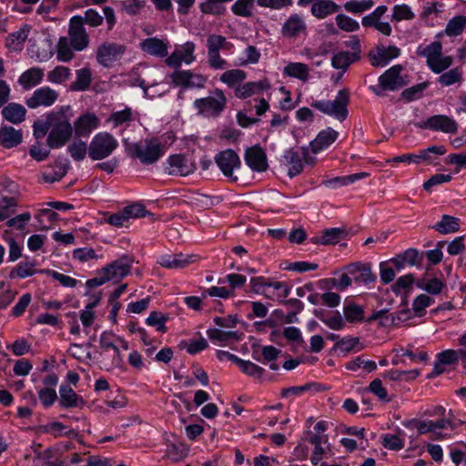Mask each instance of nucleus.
I'll list each match as a JSON object with an SVG mask.
<instances>
[{"label":"nucleus","mask_w":466,"mask_h":466,"mask_svg":"<svg viewBox=\"0 0 466 466\" xmlns=\"http://www.w3.org/2000/svg\"><path fill=\"white\" fill-rule=\"evenodd\" d=\"M388 11L386 5L377 6L370 14L365 15L361 19V25L365 28H374L384 35H390L392 32L391 25L388 22L380 21L381 17Z\"/></svg>","instance_id":"nucleus-18"},{"label":"nucleus","mask_w":466,"mask_h":466,"mask_svg":"<svg viewBox=\"0 0 466 466\" xmlns=\"http://www.w3.org/2000/svg\"><path fill=\"white\" fill-rule=\"evenodd\" d=\"M67 167L62 163H56L54 166L47 167L42 172V178L46 183H54L61 180L66 174Z\"/></svg>","instance_id":"nucleus-45"},{"label":"nucleus","mask_w":466,"mask_h":466,"mask_svg":"<svg viewBox=\"0 0 466 466\" xmlns=\"http://www.w3.org/2000/svg\"><path fill=\"white\" fill-rule=\"evenodd\" d=\"M72 107L68 105L61 106L56 110L47 113L45 118L34 122L33 132L36 139L43 138L47 132V146L50 148H60L64 147L72 137L73 127Z\"/></svg>","instance_id":"nucleus-1"},{"label":"nucleus","mask_w":466,"mask_h":466,"mask_svg":"<svg viewBox=\"0 0 466 466\" xmlns=\"http://www.w3.org/2000/svg\"><path fill=\"white\" fill-rule=\"evenodd\" d=\"M442 46L440 42L435 41L426 46H419L416 54L419 56L427 58V66L435 74L442 73L452 64L451 56H442Z\"/></svg>","instance_id":"nucleus-4"},{"label":"nucleus","mask_w":466,"mask_h":466,"mask_svg":"<svg viewBox=\"0 0 466 466\" xmlns=\"http://www.w3.org/2000/svg\"><path fill=\"white\" fill-rule=\"evenodd\" d=\"M349 104L350 91L341 89L338 92L334 100H316L310 106L321 113L331 116L342 122L349 115Z\"/></svg>","instance_id":"nucleus-2"},{"label":"nucleus","mask_w":466,"mask_h":466,"mask_svg":"<svg viewBox=\"0 0 466 466\" xmlns=\"http://www.w3.org/2000/svg\"><path fill=\"white\" fill-rule=\"evenodd\" d=\"M416 127L445 134H455L459 127L457 121L446 115H434L417 123Z\"/></svg>","instance_id":"nucleus-9"},{"label":"nucleus","mask_w":466,"mask_h":466,"mask_svg":"<svg viewBox=\"0 0 466 466\" xmlns=\"http://www.w3.org/2000/svg\"><path fill=\"white\" fill-rule=\"evenodd\" d=\"M59 94L50 86H41L35 89L30 96L25 98V105L32 109L38 107H48L53 106L58 99Z\"/></svg>","instance_id":"nucleus-16"},{"label":"nucleus","mask_w":466,"mask_h":466,"mask_svg":"<svg viewBox=\"0 0 466 466\" xmlns=\"http://www.w3.org/2000/svg\"><path fill=\"white\" fill-rule=\"evenodd\" d=\"M116 138L108 132L96 134L88 145V157L94 160H102L108 157L117 148Z\"/></svg>","instance_id":"nucleus-5"},{"label":"nucleus","mask_w":466,"mask_h":466,"mask_svg":"<svg viewBox=\"0 0 466 466\" xmlns=\"http://www.w3.org/2000/svg\"><path fill=\"white\" fill-rule=\"evenodd\" d=\"M414 17V13L411 11L410 7L405 4L396 5L392 9V21L412 20Z\"/></svg>","instance_id":"nucleus-64"},{"label":"nucleus","mask_w":466,"mask_h":466,"mask_svg":"<svg viewBox=\"0 0 466 466\" xmlns=\"http://www.w3.org/2000/svg\"><path fill=\"white\" fill-rule=\"evenodd\" d=\"M344 270L351 276L352 282L357 285H369L375 282L376 275L372 272L371 267L368 263L354 262L347 265Z\"/></svg>","instance_id":"nucleus-20"},{"label":"nucleus","mask_w":466,"mask_h":466,"mask_svg":"<svg viewBox=\"0 0 466 466\" xmlns=\"http://www.w3.org/2000/svg\"><path fill=\"white\" fill-rule=\"evenodd\" d=\"M141 49L154 56L165 57L167 56V46L162 40L150 37L140 44Z\"/></svg>","instance_id":"nucleus-36"},{"label":"nucleus","mask_w":466,"mask_h":466,"mask_svg":"<svg viewBox=\"0 0 466 466\" xmlns=\"http://www.w3.org/2000/svg\"><path fill=\"white\" fill-rule=\"evenodd\" d=\"M68 40L76 51H83L89 45V35L82 25L81 15H74L69 20Z\"/></svg>","instance_id":"nucleus-11"},{"label":"nucleus","mask_w":466,"mask_h":466,"mask_svg":"<svg viewBox=\"0 0 466 466\" xmlns=\"http://www.w3.org/2000/svg\"><path fill=\"white\" fill-rule=\"evenodd\" d=\"M247 77L245 71L241 69H230L225 71L219 77V80L228 87L240 86L241 82Z\"/></svg>","instance_id":"nucleus-48"},{"label":"nucleus","mask_w":466,"mask_h":466,"mask_svg":"<svg viewBox=\"0 0 466 466\" xmlns=\"http://www.w3.org/2000/svg\"><path fill=\"white\" fill-rule=\"evenodd\" d=\"M215 161L225 177L234 182L238 180V177L233 175V171L240 167L241 161L234 150L227 149L219 152L216 155Z\"/></svg>","instance_id":"nucleus-17"},{"label":"nucleus","mask_w":466,"mask_h":466,"mask_svg":"<svg viewBox=\"0 0 466 466\" xmlns=\"http://www.w3.org/2000/svg\"><path fill=\"white\" fill-rule=\"evenodd\" d=\"M343 314L348 322H360L364 319V309L362 306L354 302H345L343 306Z\"/></svg>","instance_id":"nucleus-47"},{"label":"nucleus","mask_w":466,"mask_h":466,"mask_svg":"<svg viewBox=\"0 0 466 466\" xmlns=\"http://www.w3.org/2000/svg\"><path fill=\"white\" fill-rule=\"evenodd\" d=\"M59 404L65 409L81 408L85 400L69 385L63 384L59 389Z\"/></svg>","instance_id":"nucleus-28"},{"label":"nucleus","mask_w":466,"mask_h":466,"mask_svg":"<svg viewBox=\"0 0 466 466\" xmlns=\"http://www.w3.org/2000/svg\"><path fill=\"white\" fill-rule=\"evenodd\" d=\"M17 200L15 198L3 197L0 199V221L8 218L15 212Z\"/></svg>","instance_id":"nucleus-60"},{"label":"nucleus","mask_w":466,"mask_h":466,"mask_svg":"<svg viewBox=\"0 0 466 466\" xmlns=\"http://www.w3.org/2000/svg\"><path fill=\"white\" fill-rule=\"evenodd\" d=\"M169 77L176 86L184 88H203L208 81L204 75L190 70H176Z\"/></svg>","instance_id":"nucleus-15"},{"label":"nucleus","mask_w":466,"mask_h":466,"mask_svg":"<svg viewBox=\"0 0 466 466\" xmlns=\"http://www.w3.org/2000/svg\"><path fill=\"white\" fill-rule=\"evenodd\" d=\"M44 76V69L40 67H31L20 75L17 82L23 89L30 90L41 84Z\"/></svg>","instance_id":"nucleus-30"},{"label":"nucleus","mask_w":466,"mask_h":466,"mask_svg":"<svg viewBox=\"0 0 466 466\" xmlns=\"http://www.w3.org/2000/svg\"><path fill=\"white\" fill-rule=\"evenodd\" d=\"M367 177H368V174L365 173V172L355 173V174H350V175L343 176V177H336L334 178L326 180L324 182V184L328 187L337 188V187H343V186H348L350 184H353L357 180L365 178Z\"/></svg>","instance_id":"nucleus-46"},{"label":"nucleus","mask_w":466,"mask_h":466,"mask_svg":"<svg viewBox=\"0 0 466 466\" xmlns=\"http://www.w3.org/2000/svg\"><path fill=\"white\" fill-rule=\"evenodd\" d=\"M283 75L301 81H307L309 75L308 65L299 62L289 63L283 69Z\"/></svg>","instance_id":"nucleus-41"},{"label":"nucleus","mask_w":466,"mask_h":466,"mask_svg":"<svg viewBox=\"0 0 466 466\" xmlns=\"http://www.w3.org/2000/svg\"><path fill=\"white\" fill-rule=\"evenodd\" d=\"M238 366L243 373L255 379H260L265 372V370L260 366L242 359L239 360Z\"/></svg>","instance_id":"nucleus-58"},{"label":"nucleus","mask_w":466,"mask_h":466,"mask_svg":"<svg viewBox=\"0 0 466 466\" xmlns=\"http://www.w3.org/2000/svg\"><path fill=\"white\" fill-rule=\"evenodd\" d=\"M17 292L5 281L0 280V309H6L15 299Z\"/></svg>","instance_id":"nucleus-57"},{"label":"nucleus","mask_w":466,"mask_h":466,"mask_svg":"<svg viewBox=\"0 0 466 466\" xmlns=\"http://www.w3.org/2000/svg\"><path fill=\"white\" fill-rule=\"evenodd\" d=\"M35 263L29 261H21L17 266L11 271V277L15 275L20 279H25L31 277L36 273Z\"/></svg>","instance_id":"nucleus-59"},{"label":"nucleus","mask_w":466,"mask_h":466,"mask_svg":"<svg viewBox=\"0 0 466 466\" xmlns=\"http://www.w3.org/2000/svg\"><path fill=\"white\" fill-rule=\"evenodd\" d=\"M165 146L157 138L141 140L130 146L129 154L145 165L157 162L165 153Z\"/></svg>","instance_id":"nucleus-3"},{"label":"nucleus","mask_w":466,"mask_h":466,"mask_svg":"<svg viewBox=\"0 0 466 466\" xmlns=\"http://www.w3.org/2000/svg\"><path fill=\"white\" fill-rule=\"evenodd\" d=\"M194 106L199 114L208 117H216L225 110L227 97L222 89L215 88L210 96L196 99Z\"/></svg>","instance_id":"nucleus-6"},{"label":"nucleus","mask_w":466,"mask_h":466,"mask_svg":"<svg viewBox=\"0 0 466 466\" xmlns=\"http://www.w3.org/2000/svg\"><path fill=\"white\" fill-rule=\"evenodd\" d=\"M270 88L269 82L267 79L247 82L244 85L236 86L235 96L240 99H246L255 94L261 93Z\"/></svg>","instance_id":"nucleus-29"},{"label":"nucleus","mask_w":466,"mask_h":466,"mask_svg":"<svg viewBox=\"0 0 466 466\" xmlns=\"http://www.w3.org/2000/svg\"><path fill=\"white\" fill-rule=\"evenodd\" d=\"M373 5V0H350L343 5V8L349 13L358 15L371 9Z\"/></svg>","instance_id":"nucleus-51"},{"label":"nucleus","mask_w":466,"mask_h":466,"mask_svg":"<svg viewBox=\"0 0 466 466\" xmlns=\"http://www.w3.org/2000/svg\"><path fill=\"white\" fill-rule=\"evenodd\" d=\"M308 441L314 446L310 461L313 465H318L326 452L323 445L328 443V437L326 435L312 434Z\"/></svg>","instance_id":"nucleus-38"},{"label":"nucleus","mask_w":466,"mask_h":466,"mask_svg":"<svg viewBox=\"0 0 466 466\" xmlns=\"http://www.w3.org/2000/svg\"><path fill=\"white\" fill-rule=\"evenodd\" d=\"M307 24L304 17L299 14L290 15L282 24L280 33L283 37L294 39L306 34Z\"/></svg>","instance_id":"nucleus-23"},{"label":"nucleus","mask_w":466,"mask_h":466,"mask_svg":"<svg viewBox=\"0 0 466 466\" xmlns=\"http://www.w3.org/2000/svg\"><path fill=\"white\" fill-rule=\"evenodd\" d=\"M339 10L340 6L333 0H317L310 8V13L317 19H325Z\"/></svg>","instance_id":"nucleus-33"},{"label":"nucleus","mask_w":466,"mask_h":466,"mask_svg":"<svg viewBox=\"0 0 466 466\" xmlns=\"http://www.w3.org/2000/svg\"><path fill=\"white\" fill-rule=\"evenodd\" d=\"M198 257L194 254H164L157 258V263L168 269H179L195 263Z\"/></svg>","instance_id":"nucleus-22"},{"label":"nucleus","mask_w":466,"mask_h":466,"mask_svg":"<svg viewBox=\"0 0 466 466\" xmlns=\"http://www.w3.org/2000/svg\"><path fill=\"white\" fill-rule=\"evenodd\" d=\"M446 153V148L443 146H431L428 148L421 149L418 152V154H402L400 156L394 157L392 159L388 162L394 163H427L431 164L434 161L432 155L441 156Z\"/></svg>","instance_id":"nucleus-10"},{"label":"nucleus","mask_w":466,"mask_h":466,"mask_svg":"<svg viewBox=\"0 0 466 466\" xmlns=\"http://www.w3.org/2000/svg\"><path fill=\"white\" fill-rule=\"evenodd\" d=\"M466 26V16L456 15L447 24L445 33L449 36H457L461 35Z\"/></svg>","instance_id":"nucleus-55"},{"label":"nucleus","mask_w":466,"mask_h":466,"mask_svg":"<svg viewBox=\"0 0 466 466\" xmlns=\"http://www.w3.org/2000/svg\"><path fill=\"white\" fill-rule=\"evenodd\" d=\"M284 159L289 167L288 174L290 177H296L303 171V164L300 155L293 148H289L285 151Z\"/></svg>","instance_id":"nucleus-39"},{"label":"nucleus","mask_w":466,"mask_h":466,"mask_svg":"<svg viewBox=\"0 0 466 466\" xmlns=\"http://www.w3.org/2000/svg\"><path fill=\"white\" fill-rule=\"evenodd\" d=\"M228 43L225 36L210 35L207 38L208 64L214 70H224L228 67V62L220 56L221 49H227Z\"/></svg>","instance_id":"nucleus-7"},{"label":"nucleus","mask_w":466,"mask_h":466,"mask_svg":"<svg viewBox=\"0 0 466 466\" xmlns=\"http://www.w3.org/2000/svg\"><path fill=\"white\" fill-rule=\"evenodd\" d=\"M126 50L127 46L123 44L105 41L96 49V62L104 67H111L123 57Z\"/></svg>","instance_id":"nucleus-8"},{"label":"nucleus","mask_w":466,"mask_h":466,"mask_svg":"<svg viewBox=\"0 0 466 466\" xmlns=\"http://www.w3.org/2000/svg\"><path fill=\"white\" fill-rule=\"evenodd\" d=\"M359 60L356 55H351L349 51H340L333 55L331 66L336 69H341L345 72L350 65Z\"/></svg>","instance_id":"nucleus-44"},{"label":"nucleus","mask_w":466,"mask_h":466,"mask_svg":"<svg viewBox=\"0 0 466 466\" xmlns=\"http://www.w3.org/2000/svg\"><path fill=\"white\" fill-rule=\"evenodd\" d=\"M333 350L346 355L350 352H358L361 350L362 346H360V339L358 337L347 336L338 340L335 343Z\"/></svg>","instance_id":"nucleus-42"},{"label":"nucleus","mask_w":466,"mask_h":466,"mask_svg":"<svg viewBox=\"0 0 466 466\" xmlns=\"http://www.w3.org/2000/svg\"><path fill=\"white\" fill-rule=\"evenodd\" d=\"M26 109L18 103H9L2 109V115L5 120L13 124H20L25 118Z\"/></svg>","instance_id":"nucleus-35"},{"label":"nucleus","mask_w":466,"mask_h":466,"mask_svg":"<svg viewBox=\"0 0 466 466\" xmlns=\"http://www.w3.org/2000/svg\"><path fill=\"white\" fill-rule=\"evenodd\" d=\"M30 27L25 25L9 34L5 39V47L11 52H20L24 48V44L28 37Z\"/></svg>","instance_id":"nucleus-32"},{"label":"nucleus","mask_w":466,"mask_h":466,"mask_svg":"<svg viewBox=\"0 0 466 466\" xmlns=\"http://www.w3.org/2000/svg\"><path fill=\"white\" fill-rule=\"evenodd\" d=\"M271 279L265 277H254L249 280L251 290L256 294H260L266 298H272L270 294L267 292V289H269Z\"/></svg>","instance_id":"nucleus-56"},{"label":"nucleus","mask_w":466,"mask_h":466,"mask_svg":"<svg viewBox=\"0 0 466 466\" xmlns=\"http://www.w3.org/2000/svg\"><path fill=\"white\" fill-rule=\"evenodd\" d=\"M245 162L253 170L263 172L268 169V159L264 149L258 146L248 147L245 151Z\"/></svg>","instance_id":"nucleus-24"},{"label":"nucleus","mask_w":466,"mask_h":466,"mask_svg":"<svg viewBox=\"0 0 466 466\" xmlns=\"http://www.w3.org/2000/svg\"><path fill=\"white\" fill-rule=\"evenodd\" d=\"M208 335L212 341H218L220 343H227L230 340L238 341L241 337L238 331H223L218 329H208Z\"/></svg>","instance_id":"nucleus-52"},{"label":"nucleus","mask_w":466,"mask_h":466,"mask_svg":"<svg viewBox=\"0 0 466 466\" xmlns=\"http://www.w3.org/2000/svg\"><path fill=\"white\" fill-rule=\"evenodd\" d=\"M344 230L338 228H331L326 229L322 236L315 237L312 238L313 243H320L323 245H329L338 243L343 237Z\"/></svg>","instance_id":"nucleus-50"},{"label":"nucleus","mask_w":466,"mask_h":466,"mask_svg":"<svg viewBox=\"0 0 466 466\" xmlns=\"http://www.w3.org/2000/svg\"><path fill=\"white\" fill-rule=\"evenodd\" d=\"M188 451L189 449L185 443H171L167 445L165 455L172 461L178 462L187 456Z\"/></svg>","instance_id":"nucleus-49"},{"label":"nucleus","mask_w":466,"mask_h":466,"mask_svg":"<svg viewBox=\"0 0 466 466\" xmlns=\"http://www.w3.org/2000/svg\"><path fill=\"white\" fill-rule=\"evenodd\" d=\"M403 66L394 65L379 76V83L388 91H397L409 84L407 75H402Z\"/></svg>","instance_id":"nucleus-12"},{"label":"nucleus","mask_w":466,"mask_h":466,"mask_svg":"<svg viewBox=\"0 0 466 466\" xmlns=\"http://www.w3.org/2000/svg\"><path fill=\"white\" fill-rule=\"evenodd\" d=\"M104 16H102L96 10L89 8L84 12L81 15L82 25H87L91 27H97L103 24L104 19L106 20L107 30L111 31L116 23V17L115 11L110 6H105L103 8Z\"/></svg>","instance_id":"nucleus-14"},{"label":"nucleus","mask_w":466,"mask_h":466,"mask_svg":"<svg viewBox=\"0 0 466 466\" xmlns=\"http://www.w3.org/2000/svg\"><path fill=\"white\" fill-rule=\"evenodd\" d=\"M339 137V133L331 127L319 132L314 140L309 143V148L313 154H317L333 144Z\"/></svg>","instance_id":"nucleus-27"},{"label":"nucleus","mask_w":466,"mask_h":466,"mask_svg":"<svg viewBox=\"0 0 466 466\" xmlns=\"http://www.w3.org/2000/svg\"><path fill=\"white\" fill-rule=\"evenodd\" d=\"M457 350H446L437 354V360L434 364V372L441 374L444 371L442 366L457 364Z\"/></svg>","instance_id":"nucleus-43"},{"label":"nucleus","mask_w":466,"mask_h":466,"mask_svg":"<svg viewBox=\"0 0 466 466\" xmlns=\"http://www.w3.org/2000/svg\"><path fill=\"white\" fill-rule=\"evenodd\" d=\"M73 47L67 37L62 36L59 38L56 46V58L61 62H69L73 56Z\"/></svg>","instance_id":"nucleus-53"},{"label":"nucleus","mask_w":466,"mask_h":466,"mask_svg":"<svg viewBox=\"0 0 466 466\" xmlns=\"http://www.w3.org/2000/svg\"><path fill=\"white\" fill-rule=\"evenodd\" d=\"M134 121L133 110L130 107H126L123 110L111 113L106 123L111 124L112 128H117L120 127H127Z\"/></svg>","instance_id":"nucleus-34"},{"label":"nucleus","mask_w":466,"mask_h":466,"mask_svg":"<svg viewBox=\"0 0 466 466\" xmlns=\"http://www.w3.org/2000/svg\"><path fill=\"white\" fill-rule=\"evenodd\" d=\"M196 164L183 154H174L167 157L165 172L170 176H188L196 170Z\"/></svg>","instance_id":"nucleus-13"},{"label":"nucleus","mask_w":466,"mask_h":466,"mask_svg":"<svg viewBox=\"0 0 466 466\" xmlns=\"http://www.w3.org/2000/svg\"><path fill=\"white\" fill-rule=\"evenodd\" d=\"M71 76V70L64 66H57L47 73V80L53 84H63Z\"/></svg>","instance_id":"nucleus-54"},{"label":"nucleus","mask_w":466,"mask_h":466,"mask_svg":"<svg viewBox=\"0 0 466 466\" xmlns=\"http://www.w3.org/2000/svg\"><path fill=\"white\" fill-rule=\"evenodd\" d=\"M400 55V49L396 46L378 45L375 48L370 51L369 58L372 66H385L392 59Z\"/></svg>","instance_id":"nucleus-19"},{"label":"nucleus","mask_w":466,"mask_h":466,"mask_svg":"<svg viewBox=\"0 0 466 466\" xmlns=\"http://www.w3.org/2000/svg\"><path fill=\"white\" fill-rule=\"evenodd\" d=\"M168 317L158 311L150 312L149 316L146 319V323L148 326L156 327V329L159 332H166L167 327L166 322Z\"/></svg>","instance_id":"nucleus-63"},{"label":"nucleus","mask_w":466,"mask_h":466,"mask_svg":"<svg viewBox=\"0 0 466 466\" xmlns=\"http://www.w3.org/2000/svg\"><path fill=\"white\" fill-rule=\"evenodd\" d=\"M92 82V71L88 67H84L76 71V80L71 83L69 89L71 91H86L89 88Z\"/></svg>","instance_id":"nucleus-40"},{"label":"nucleus","mask_w":466,"mask_h":466,"mask_svg":"<svg viewBox=\"0 0 466 466\" xmlns=\"http://www.w3.org/2000/svg\"><path fill=\"white\" fill-rule=\"evenodd\" d=\"M460 226L461 219L459 218L445 214L431 228L441 234L447 235L457 232L460 229Z\"/></svg>","instance_id":"nucleus-37"},{"label":"nucleus","mask_w":466,"mask_h":466,"mask_svg":"<svg viewBox=\"0 0 466 466\" xmlns=\"http://www.w3.org/2000/svg\"><path fill=\"white\" fill-rule=\"evenodd\" d=\"M131 269V260L127 257H122L112 261L102 268L108 280H118L127 276Z\"/></svg>","instance_id":"nucleus-25"},{"label":"nucleus","mask_w":466,"mask_h":466,"mask_svg":"<svg viewBox=\"0 0 466 466\" xmlns=\"http://www.w3.org/2000/svg\"><path fill=\"white\" fill-rule=\"evenodd\" d=\"M100 125V119L94 113L81 115L74 123L75 133L77 137H88Z\"/></svg>","instance_id":"nucleus-26"},{"label":"nucleus","mask_w":466,"mask_h":466,"mask_svg":"<svg viewBox=\"0 0 466 466\" xmlns=\"http://www.w3.org/2000/svg\"><path fill=\"white\" fill-rule=\"evenodd\" d=\"M335 20L338 27L342 31L351 33L360 29V24L358 21L346 15L339 14L336 15Z\"/></svg>","instance_id":"nucleus-62"},{"label":"nucleus","mask_w":466,"mask_h":466,"mask_svg":"<svg viewBox=\"0 0 466 466\" xmlns=\"http://www.w3.org/2000/svg\"><path fill=\"white\" fill-rule=\"evenodd\" d=\"M23 134L21 129L11 126H3L0 128V145L5 148H12L21 144Z\"/></svg>","instance_id":"nucleus-31"},{"label":"nucleus","mask_w":466,"mask_h":466,"mask_svg":"<svg viewBox=\"0 0 466 466\" xmlns=\"http://www.w3.org/2000/svg\"><path fill=\"white\" fill-rule=\"evenodd\" d=\"M415 427L420 434L432 433L433 440H441L444 438V435L439 432L438 430H444L449 427L451 430L455 429V425L452 424L451 420L445 418H441L437 420H417L415 422Z\"/></svg>","instance_id":"nucleus-21"},{"label":"nucleus","mask_w":466,"mask_h":466,"mask_svg":"<svg viewBox=\"0 0 466 466\" xmlns=\"http://www.w3.org/2000/svg\"><path fill=\"white\" fill-rule=\"evenodd\" d=\"M67 150L71 156V157L76 161L83 160L86 153L88 154V147L86 142L82 140H76L71 143Z\"/></svg>","instance_id":"nucleus-61"}]
</instances>
